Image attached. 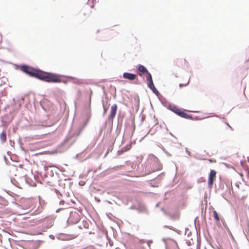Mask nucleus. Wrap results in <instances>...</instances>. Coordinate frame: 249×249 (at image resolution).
Returning a JSON list of instances; mask_svg holds the SVG:
<instances>
[{
	"label": "nucleus",
	"instance_id": "nucleus-1",
	"mask_svg": "<svg viewBox=\"0 0 249 249\" xmlns=\"http://www.w3.org/2000/svg\"><path fill=\"white\" fill-rule=\"evenodd\" d=\"M36 78L48 83H59L61 82L60 75L53 73L44 72L40 70Z\"/></svg>",
	"mask_w": 249,
	"mask_h": 249
},
{
	"label": "nucleus",
	"instance_id": "nucleus-2",
	"mask_svg": "<svg viewBox=\"0 0 249 249\" xmlns=\"http://www.w3.org/2000/svg\"><path fill=\"white\" fill-rule=\"evenodd\" d=\"M20 69L24 73L27 74L31 77L36 78L39 70L35 69L26 65H22L20 66Z\"/></svg>",
	"mask_w": 249,
	"mask_h": 249
},
{
	"label": "nucleus",
	"instance_id": "nucleus-3",
	"mask_svg": "<svg viewBox=\"0 0 249 249\" xmlns=\"http://www.w3.org/2000/svg\"><path fill=\"white\" fill-rule=\"evenodd\" d=\"M80 219V215L76 211H72L70 213V216L68 220V222L74 224L78 223Z\"/></svg>",
	"mask_w": 249,
	"mask_h": 249
},
{
	"label": "nucleus",
	"instance_id": "nucleus-4",
	"mask_svg": "<svg viewBox=\"0 0 249 249\" xmlns=\"http://www.w3.org/2000/svg\"><path fill=\"white\" fill-rule=\"evenodd\" d=\"M76 236L73 234H66L64 233H59L56 235V237L60 240L67 241L73 239Z\"/></svg>",
	"mask_w": 249,
	"mask_h": 249
},
{
	"label": "nucleus",
	"instance_id": "nucleus-5",
	"mask_svg": "<svg viewBox=\"0 0 249 249\" xmlns=\"http://www.w3.org/2000/svg\"><path fill=\"white\" fill-rule=\"evenodd\" d=\"M216 172L213 170H211L209 176V179L208 182V186L209 188H211L213 185V181L215 179L216 176Z\"/></svg>",
	"mask_w": 249,
	"mask_h": 249
},
{
	"label": "nucleus",
	"instance_id": "nucleus-6",
	"mask_svg": "<svg viewBox=\"0 0 249 249\" xmlns=\"http://www.w3.org/2000/svg\"><path fill=\"white\" fill-rule=\"evenodd\" d=\"M43 224V231H45L53 225V222L52 219L46 218L44 220Z\"/></svg>",
	"mask_w": 249,
	"mask_h": 249
},
{
	"label": "nucleus",
	"instance_id": "nucleus-7",
	"mask_svg": "<svg viewBox=\"0 0 249 249\" xmlns=\"http://www.w3.org/2000/svg\"><path fill=\"white\" fill-rule=\"evenodd\" d=\"M117 110V105L115 104L113 105H112L111 107L110 113L108 117V120L109 121L113 120V118L116 115Z\"/></svg>",
	"mask_w": 249,
	"mask_h": 249
},
{
	"label": "nucleus",
	"instance_id": "nucleus-8",
	"mask_svg": "<svg viewBox=\"0 0 249 249\" xmlns=\"http://www.w3.org/2000/svg\"><path fill=\"white\" fill-rule=\"evenodd\" d=\"M123 76L124 78L128 79L130 81L135 80L137 77L136 74L126 72L123 73Z\"/></svg>",
	"mask_w": 249,
	"mask_h": 249
},
{
	"label": "nucleus",
	"instance_id": "nucleus-9",
	"mask_svg": "<svg viewBox=\"0 0 249 249\" xmlns=\"http://www.w3.org/2000/svg\"><path fill=\"white\" fill-rule=\"evenodd\" d=\"M138 211L140 213H148V211L145 206L143 204H140L137 208Z\"/></svg>",
	"mask_w": 249,
	"mask_h": 249
},
{
	"label": "nucleus",
	"instance_id": "nucleus-10",
	"mask_svg": "<svg viewBox=\"0 0 249 249\" xmlns=\"http://www.w3.org/2000/svg\"><path fill=\"white\" fill-rule=\"evenodd\" d=\"M167 108L171 111H172L173 112L176 113V114L178 115V112L180 111V109L178 108L176 106H172L171 105H169L167 107Z\"/></svg>",
	"mask_w": 249,
	"mask_h": 249
},
{
	"label": "nucleus",
	"instance_id": "nucleus-11",
	"mask_svg": "<svg viewBox=\"0 0 249 249\" xmlns=\"http://www.w3.org/2000/svg\"><path fill=\"white\" fill-rule=\"evenodd\" d=\"M178 115L185 119H191L192 118V115L188 114L181 110L178 112Z\"/></svg>",
	"mask_w": 249,
	"mask_h": 249
},
{
	"label": "nucleus",
	"instance_id": "nucleus-12",
	"mask_svg": "<svg viewBox=\"0 0 249 249\" xmlns=\"http://www.w3.org/2000/svg\"><path fill=\"white\" fill-rule=\"evenodd\" d=\"M46 176H50L52 177L54 176V171L53 170L52 166L47 167L46 169Z\"/></svg>",
	"mask_w": 249,
	"mask_h": 249
},
{
	"label": "nucleus",
	"instance_id": "nucleus-13",
	"mask_svg": "<svg viewBox=\"0 0 249 249\" xmlns=\"http://www.w3.org/2000/svg\"><path fill=\"white\" fill-rule=\"evenodd\" d=\"M137 70L142 73H146L148 71L147 69L144 66L142 65H139L138 66Z\"/></svg>",
	"mask_w": 249,
	"mask_h": 249
},
{
	"label": "nucleus",
	"instance_id": "nucleus-14",
	"mask_svg": "<svg viewBox=\"0 0 249 249\" xmlns=\"http://www.w3.org/2000/svg\"><path fill=\"white\" fill-rule=\"evenodd\" d=\"M131 148L130 144H127L126 146L122 147L121 150L118 151V155H121L123 152H125L129 150Z\"/></svg>",
	"mask_w": 249,
	"mask_h": 249
},
{
	"label": "nucleus",
	"instance_id": "nucleus-15",
	"mask_svg": "<svg viewBox=\"0 0 249 249\" xmlns=\"http://www.w3.org/2000/svg\"><path fill=\"white\" fill-rule=\"evenodd\" d=\"M157 167L156 168H154V164H153V169H152L153 172H154L157 170H160L162 168V165L160 163H159L157 162Z\"/></svg>",
	"mask_w": 249,
	"mask_h": 249
},
{
	"label": "nucleus",
	"instance_id": "nucleus-16",
	"mask_svg": "<svg viewBox=\"0 0 249 249\" xmlns=\"http://www.w3.org/2000/svg\"><path fill=\"white\" fill-rule=\"evenodd\" d=\"M0 139L2 142H5L6 140V134H4L3 132L1 133L0 135Z\"/></svg>",
	"mask_w": 249,
	"mask_h": 249
},
{
	"label": "nucleus",
	"instance_id": "nucleus-17",
	"mask_svg": "<svg viewBox=\"0 0 249 249\" xmlns=\"http://www.w3.org/2000/svg\"><path fill=\"white\" fill-rule=\"evenodd\" d=\"M146 80L148 82L153 81L152 75L148 71V72L146 73Z\"/></svg>",
	"mask_w": 249,
	"mask_h": 249
},
{
	"label": "nucleus",
	"instance_id": "nucleus-18",
	"mask_svg": "<svg viewBox=\"0 0 249 249\" xmlns=\"http://www.w3.org/2000/svg\"><path fill=\"white\" fill-rule=\"evenodd\" d=\"M150 89L156 95H158L159 94V92L158 91V90L157 89L155 86L153 88H151Z\"/></svg>",
	"mask_w": 249,
	"mask_h": 249
},
{
	"label": "nucleus",
	"instance_id": "nucleus-19",
	"mask_svg": "<svg viewBox=\"0 0 249 249\" xmlns=\"http://www.w3.org/2000/svg\"><path fill=\"white\" fill-rule=\"evenodd\" d=\"M147 86L150 89L153 88L155 86L153 81H152L148 82Z\"/></svg>",
	"mask_w": 249,
	"mask_h": 249
},
{
	"label": "nucleus",
	"instance_id": "nucleus-20",
	"mask_svg": "<svg viewBox=\"0 0 249 249\" xmlns=\"http://www.w3.org/2000/svg\"><path fill=\"white\" fill-rule=\"evenodd\" d=\"M213 215H214V218L215 219V220L219 221V217L218 216V213L215 211H214L213 212Z\"/></svg>",
	"mask_w": 249,
	"mask_h": 249
},
{
	"label": "nucleus",
	"instance_id": "nucleus-21",
	"mask_svg": "<svg viewBox=\"0 0 249 249\" xmlns=\"http://www.w3.org/2000/svg\"><path fill=\"white\" fill-rule=\"evenodd\" d=\"M103 108H104V114H105L107 110V108H106L104 106V103H103Z\"/></svg>",
	"mask_w": 249,
	"mask_h": 249
},
{
	"label": "nucleus",
	"instance_id": "nucleus-22",
	"mask_svg": "<svg viewBox=\"0 0 249 249\" xmlns=\"http://www.w3.org/2000/svg\"><path fill=\"white\" fill-rule=\"evenodd\" d=\"M151 129H150L149 130L148 132L147 133V134L145 135V136L143 138H144L145 136H146L149 134H150L151 135H153L154 134L155 132L151 133Z\"/></svg>",
	"mask_w": 249,
	"mask_h": 249
},
{
	"label": "nucleus",
	"instance_id": "nucleus-23",
	"mask_svg": "<svg viewBox=\"0 0 249 249\" xmlns=\"http://www.w3.org/2000/svg\"><path fill=\"white\" fill-rule=\"evenodd\" d=\"M84 129V127H81L79 129V132H78V133L77 134V136H79L80 135V134L81 133V132L83 131Z\"/></svg>",
	"mask_w": 249,
	"mask_h": 249
},
{
	"label": "nucleus",
	"instance_id": "nucleus-24",
	"mask_svg": "<svg viewBox=\"0 0 249 249\" xmlns=\"http://www.w3.org/2000/svg\"><path fill=\"white\" fill-rule=\"evenodd\" d=\"M164 228H168V229H169L170 230H173V228L172 226H171L164 225Z\"/></svg>",
	"mask_w": 249,
	"mask_h": 249
},
{
	"label": "nucleus",
	"instance_id": "nucleus-25",
	"mask_svg": "<svg viewBox=\"0 0 249 249\" xmlns=\"http://www.w3.org/2000/svg\"><path fill=\"white\" fill-rule=\"evenodd\" d=\"M49 237L50 238H51L52 239H53V240L54 239V238H55L54 236V235H52V234L50 235L49 236Z\"/></svg>",
	"mask_w": 249,
	"mask_h": 249
},
{
	"label": "nucleus",
	"instance_id": "nucleus-26",
	"mask_svg": "<svg viewBox=\"0 0 249 249\" xmlns=\"http://www.w3.org/2000/svg\"><path fill=\"white\" fill-rule=\"evenodd\" d=\"M55 193H56L57 195H59V194L61 195L60 193L59 192V191L58 190L55 189Z\"/></svg>",
	"mask_w": 249,
	"mask_h": 249
},
{
	"label": "nucleus",
	"instance_id": "nucleus-27",
	"mask_svg": "<svg viewBox=\"0 0 249 249\" xmlns=\"http://www.w3.org/2000/svg\"><path fill=\"white\" fill-rule=\"evenodd\" d=\"M153 242L152 240H148L147 242V244L148 245V246H150V245L151 243H152Z\"/></svg>",
	"mask_w": 249,
	"mask_h": 249
},
{
	"label": "nucleus",
	"instance_id": "nucleus-28",
	"mask_svg": "<svg viewBox=\"0 0 249 249\" xmlns=\"http://www.w3.org/2000/svg\"><path fill=\"white\" fill-rule=\"evenodd\" d=\"M185 151H186V153H187L189 155H190L191 153H190V152H189V151L188 150L187 148H185Z\"/></svg>",
	"mask_w": 249,
	"mask_h": 249
},
{
	"label": "nucleus",
	"instance_id": "nucleus-29",
	"mask_svg": "<svg viewBox=\"0 0 249 249\" xmlns=\"http://www.w3.org/2000/svg\"><path fill=\"white\" fill-rule=\"evenodd\" d=\"M84 227L86 228H87L88 227V224L86 222L84 224Z\"/></svg>",
	"mask_w": 249,
	"mask_h": 249
},
{
	"label": "nucleus",
	"instance_id": "nucleus-30",
	"mask_svg": "<svg viewBox=\"0 0 249 249\" xmlns=\"http://www.w3.org/2000/svg\"><path fill=\"white\" fill-rule=\"evenodd\" d=\"M64 209V208H59V209H57V210H56V213H58V212H59L60 211V210H62V209Z\"/></svg>",
	"mask_w": 249,
	"mask_h": 249
},
{
	"label": "nucleus",
	"instance_id": "nucleus-31",
	"mask_svg": "<svg viewBox=\"0 0 249 249\" xmlns=\"http://www.w3.org/2000/svg\"><path fill=\"white\" fill-rule=\"evenodd\" d=\"M65 203V201L64 200H61L59 202L60 204H63Z\"/></svg>",
	"mask_w": 249,
	"mask_h": 249
},
{
	"label": "nucleus",
	"instance_id": "nucleus-32",
	"mask_svg": "<svg viewBox=\"0 0 249 249\" xmlns=\"http://www.w3.org/2000/svg\"><path fill=\"white\" fill-rule=\"evenodd\" d=\"M102 132V129H101V130H100L99 135H101Z\"/></svg>",
	"mask_w": 249,
	"mask_h": 249
},
{
	"label": "nucleus",
	"instance_id": "nucleus-33",
	"mask_svg": "<svg viewBox=\"0 0 249 249\" xmlns=\"http://www.w3.org/2000/svg\"><path fill=\"white\" fill-rule=\"evenodd\" d=\"M159 203H157L155 207H158L159 206Z\"/></svg>",
	"mask_w": 249,
	"mask_h": 249
},
{
	"label": "nucleus",
	"instance_id": "nucleus-34",
	"mask_svg": "<svg viewBox=\"0 0 249 249\" xmlns=\"http://www.w3.org/2000/svg\"><path fill=\"white\" fill-rule=\"evenodd\" d=\"M130 209H134V206H131V207H130Z\"/></svg>",
	"mask_w": 249,
	"mask_h": 249
},
{
	"label": "nucleus",
	"instance_id": "nucleus-35",
	"mask_svg": "<svg viewBox=\"0 0 249 249\" xmlns=\"http://www.w3.org/2000/svg\"><path fill=\"white\" fill-rule=\"evenodd\" d=\"M106 235H107V238L109 241V239L108 238V235L107 234V232L106 233Z\"/></svg>",
	"mask_w": 249,
	"mask_h": 249
},
{
	"label": "nucleus",
	"instance_id": "nucleus-36",
	"mask_svg": "<svg viewBox=\"0 0 249 249\" xmlns=\"http://www.w3.org/2000/svg\"><path fill=\"white\" fill-rule=\"evenodd\" d=\"M80 185H83L82 183H81V182H79Z\"/></svg>",
	"mask_w": 249,
	"mask_h": 249
},
{
	"label": "nucleus",
	"instance_id": "nucleus-37",
	"mask_svg": "<svg viewBox=\"0 0 249 249\" xmlns=\"http://www.w3.org/2000/svg\"><path fill=\"white\" fill-rule=\"evenodd\" d=\"M80 185H83L82 183H81V182H79Z\"/></svg>",
	"mask_w": 249,
	"mask_h": 249
},
{
	"label": "nucleus",
	"instance_id": "nucleus-38",
	"mask_svg": "<svg viewBox=\"0 0 249 249\" xmlns=\"http://www.w3.org/2000/svg\"><path fill=\"white\" fill-rule=\"evenodd\" d=\"M214 116L218 117V116L217 115H214Z\"/></svg>",
	"mask_w": 249,
	"mask_h": 249
},
{
	"label": "nucleus",
	"instance_id": "nucleus-39",
	"mask_svg": "<svg viewBox=\"0 0 249 249\" xmlns=\"http://www.w3.org/2000/svg\"><path fill=\"white\" fill-rule=\"evenodd\" d=\"M161 210L162 211H163V209L162 208H161Z\"/></svg>",
	"mask_w": 249,
	"mask_h": 249
},
{
	"label": "nucleus",
	"instance_id": "nucleus-40",
	"mask_svg": "<svg viewBox=\"0 0 249 249\" xmlns=\"http://www.w3.org/2000/svg\"><path fill=\"white\" fill-rule=\"evenodd\" d=\"M170 134H171L172 136H173V135L172 134V133H170Z\"/></svg>",
	"mask_w": 249,
	"mask_h": 249
}]
</instances>
